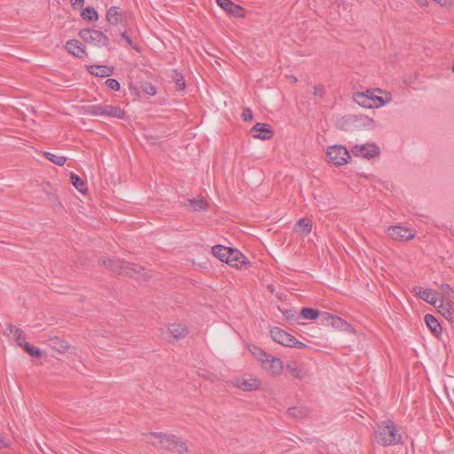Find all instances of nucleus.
<instances>
[{
    "mask_svg": "<svg viewBox=\"0 0 454 454\" xmlns=\"http://www.w3.org/2000/svg\"><path fill=\"white\" fill-rule=\"evenodd\" d=\"M270 336L274 341L286 347L289 346L293 337V335L278 327H273L270 330Z\"/></svg>",
    "mask_w": 454,
    "mask_h": 454,
    "instance_id": "16",
    "label": "nucleus"
},
{
    "mask_svg": "<svg viewBox=\"0 0 454 454\" xmlns=\"http://www.w3.org/2000/svg\"><path fill=\"white\" fill-rule=\"evenodd\" d=\"M353 98L356 103L364 108H379L392 100V97L388 92L383 91L380 89L356 92Z\"/></svg>",
    "mask_w": 454,
    "mask_h": 454,
    "instance_id": "1",
    "label": "nucleus"
},
{
    "mask_svg": "<svg viewBox=\"0 0 454 454\" xmlns=\"http://www.w3.org/2000/svg\"><path fill=\"white\" fill-rule=\"evenodd\" d=\"M8 335L11 336L20 347H24L26 343V335L24 332L13 325H10L7 329Z\"/></svg>",
    "mask_w": 454,
    "mask_h": 454,
    "instance_id": "20",
    "label": "nucleus"
},
{
    "mask_svg": "<svg viewBox=\"0 0 454 454\" xmlns=\"http://www.w3.org/2000/svg\"><path fill=\"white\" fill-rule=\"evenodd\" d=\"M288 347L291 348H303L306 347V345L299 340H297L294 336L292 337V340L290 341V344Z\"/></svg>",
    "mask_w": 454,
    "mask_h": 454,
    "instance_id": "38",
    "label": "nucleus"
},
{
    "mask_svg": "<svg viewBox=\"0 0 454 454\" xmlns=\"http://www.w3.org/2000/svg\"><path fill=\"white\" fill-rule=\"evenodd\" d=\"M286 369L295 379L303 380L307 376L306 370L295 362L287 363Z\"/></svg>",
    "mask_w": 454,
    "mask_h": 454,
    "instance_id": "23",
    "label": "nucleus"
},
{
    "mask_svg": "<svg viewBox=\"0 0 454 454\" xmlns=\"http://www.w3.org/2000/svg\"><path fill=\"white\" fill-rule=\"evenodd\" d=\"M299 411L296 408H292L288 410V413L293 416H296Z\"/></svg>",
    "mask_w": 454,
    "mask_h": 454,
    "instance_id": "47",
    "label": "nucleus"
},
{
    "mask_svg": "<svg viewBox=\"0 0 454 454\" xmlns=\"http://www.w3.org/2000/svg\"><path fill=\"white\" fill-rule=\"evenodd\" d=\"M440 288L442 293L447 296H450L452 294V288L448 284H442Z\"/></svg>",
    "mask_w": 454,
    "mask_h": 454,
    "instance_id": "39",
    "label": "nucleus"
},
{
    "mask_svg": "<svg viewBox=\"0 0 454 454\" xmlns=\"http://www.w3.org/2000/svg\"><path fill=\"white\" fill-rule=\"evenodd\" d=\"M350 152L356 157L372 159L380 155V149L375 143H367L352 146Z\"/></svg>",
    "mask_w": 454,
    "mask_h": 454,
    "instance_id": "8",
    "label": "nucleus"
},
{
    "mask_svg": "<svg viewBox=\"0 0 454 454\" xmlns=\"http://www.w3.org/2000/svg\"><path fill=\"white\" fill-rule=\"evenodd\" d=\"M103 264L109 268L111 270L119 274H125L131 278L145 277V274H142L145 270L138 265L124 262L119 259L109 258L103 261Z\"/></svg>",
    "mask_w": 454,
    "mask_h": 454,
    "instance_id": "4",
    "label": "nucleus"
},
{
    "mask_svg": "<svg viewBox=\"0 0 454 454\" xmlns=\"http://www.w3.org/2000/svg\"><path fill=\"white\" fill-rule=\"evenodd\" d=\"M292 81L296 82L297 79L295 77H292Z\"/></svg>",
    "mask_w": 454,
    "mask_h": 454,
    "instance_id": "49",
    "label": "nucleus"
},
{
    "mask_svg": "<svg viewBox=\"0 0 454 454\" xmlns=\"http://www.w3.org/2000/svg\"><path fill=\"white\" fill-rule=\"evenodd\" d=\"M176 85L179 87V89L183 90L185 86L184 80L183 78L176 80Z\"/></svg>",
    "mask_w": 454,
    "mask_h": 454,
    "instance_id": "45",
    "label": "nucleus"
},
{
    "mask_svg": "<svg viewBox=\"0 0 454 454\" xmlns=\"http://www.w3.org/2000/svg\"><path fill=\"white\" fill-rule=\"evenodd\" d=\"M297 225H298V228L300 229V231L306 235L310 233V231L312 230L311 222L306 218L300 219Z\"/></svg>",
    "mask_w": 454,
    "mask_h": 454,
    "instance_id": "33",
    "label": "nucleus"
},
{
    "mask_svg": "<svg viewBox=\"0 0 454 454\" xmlns=\"http://www.w3.org/2000/svg\"><path fill=\"white\" fill-rule=\"evenodd\" d=\"M216 3L222 9L236 17L244 16V11L242 7L235 4L231 0H216Z\"/></svg>",
    "mask_w": 454,
    "mask_h": 454,
    "instance_id": "17",
    "label": "nucleus"
},
{
    "mask_svg": "<svg viewBox=\"0 0 454 454\" xmlns=\"http://www.w3.org/2000/svg\"><path fill=\"white\" fill-rule=\"evenodd\" d=\"M70 179L73 185L82 193H85L88 191L87 184L85 182L76 174L71 173Z\"/></svg>",
    "mask_w": 454,
    "mask_h": 454,
    "instance_id": "29",
    "label": "nucleus"
},
{
    "mask_svg": "<svg viewBox=\"0 0 454 454\" xmlns=\"http://www.w3.org/2000/svg\"><path fill=\"white\" fill-rule=\"evenodd\" d=\"M249 350L257 360L260 358V356H263L264 352L261 348L257 346H251Z\"/></svg>",
    "mask_w": 454,
    "mask_h": 454,
    "instance_id": "37",
    "label": "nucleus"
},
{
    "mask_svg": "<svg viewBox=\"0 0 454 454\" xmlns=\"http://www.w3.org/2000/svg\"><path fill=\"white\" fill-rule=\"evenodd\" d=\"M44 156L46 157V159H48L52 163L58 165V166H63L67 161V158L65 156L56 155V154H53V153H48V152L44 153Z\"/></svg>",
    "mask_w": 454,
    "mask_h": 454,
    "instance_id": "32",
    "label": "nucleus"
},
{
    "mask_svg": "<svg viewBox=\"0 0 454 454\" xmlns=\"http://www.w3.org/2000/svg\"><path fill=\"white\" fill-rule=\"evenodd\" d=\"M48 345L54 350H57L59 353H65L68 350L69 345L68 343L57 336L49 339Z\"/></svg>",
    "mask_w": 454,
    "mask_h": 454,
    "instance_id": "22",
    "label": "nucleus"
},
{
    "mask_svg": "<svg viewBox=\"0 0 454 454\" xmlns=\"http://www.w3.org/2000/svg\"><path fill=\"white\" fill-rule=\"evenodd\" d=\"M412 292L418 295L421 300L431 305H436L438 300L435 292L433 289H423L419 286H414Z\"/></svg>",
    "mask_w": 454,
    "mask_h": 454,
    "instance_id": "13",
    "label": "nucleus"
},
{
    "mask_svg": "<svg viewBox=\"0 0 454 454\" xmlns=\"http://www.w3.org/2000/svg\"><path fill=\"white\" fill-rule=\"evenodd\" d=\"M230 247L216 245L212 247V254L222 262H227Z\"/></svg>",
    "mask_w": 454,
    "mask_h": 454,
    "instance_id": "25",
    "label": "nucleus"
},
{
    "mask_svg": "<svg viewBox=\"0 0 454 454\" xmlns=\"http://www.w3.org/2000/svg\"><path fill=\"white\" fill-rule=\"evenodd\" d=\"M186 329L178 324L170 325L165 332L162 333V337L167 341H173L185 336Z\"/></svg>",
    "mask_w": 454,
    "mask_h": 454,
    "instance_id": "11",
    "label": "nucleus"
},
{
    "mask_svg": "<svg viewBox=\"0 0 454 454\" xmlns=\"http://www.w3.org/2000/svg\"><path fill=\"white\" fill-rule=\"evenodd\" d=\"M262 368L270 376L278 377L283 372V362L278 357L272 356L262 365Z\"/></svg>",
    "mask_w": 454,
    "mask_h": 454,
    "instance_id": "12",
    "label": "nucleus"
},
{
    "mask_svg": "<svg viewBox=\"0 0 454 454\" xmlns=\"http://www.w3.org/2000/svg\"><path fill=\"white\" fill-rule=\"evenodd\" d=\"M425 322L427 325V327L430 329V331L433 333H440L441 331H442V328H441V325L439 324V322L437 321V319L432 316V315H426L425 317Z\"/></svg>",
    "mask_w": 454,
    "mask_h": 454,
    "instance_id": "27",
    "label": "nucleus"
},
{
    "mask_svg": "<svg viewBox=\"0 0 454 454\" xmlns=\"http://www.w3.org/2000/svg\"><path fill=\"white\" fill-rule=\"evenodd\" d=\"M81 16L83 20L96 21L98 20V14L93 7H86L82 10Z\"/></svg>",
    "mask_w": 454,
    "mask_h": 454,
    "instance_id": "30",
    "label": "nucleus"
},
{
    "mask_svg": "<svg viewBox=\"0 0 454 454\" xmlns=\"http://www.w3.org/2000/svg\"><path fill=\"white\" fill-rule=\"evenodd\" d=\"M328 161L335 166H342L348 163L350 153L348 149L340 145H331L326 150Z\"/></svg>",
    "mask_w": 454,
    "mask_h": 454,
    "instance_id": "6",
    "label": "nucleus"
},
{
    "mask_svg": "<svg viewBox=\"0 0 454 454\" xmlns=\"http://www.w3.org/2000/svg\"><path fill=\"white\" fill-rule=\"evenodd\" d=\"M325 88L322 85H316L314 87V94L316 96H322L324 93Z\"/></svg>",
    "mask_w": 454,
    "mask_h": 454,
    "instance_id": "41",
    "label": "nucleus"
},
{
    "mask_svg": "<svg viewBox=\"0 0 454 454\" xmlns=\"http://www.w3.org/2000/svg\"><path fill=\"white\" fill-rule=\"evenodd\" d=\"M85 0H70L71 5L74 8H78L83 5Z\"/></svg>",
    "mask_w": 454,
    "mask_h": 454,
    "instance_id": "43",
    "label": "nucleus"
},
{
    "mask_svg": "<svg viewBox=\"0 0 454 454\" xmlns=\"http://www.w3.org/2000/svg\"><path fill=\"white\" fill-rule=\"evenodd\" d=\"M190 207L198 211V210H204L207 208V201L203 198H197L192 199L189 200Z\"/></svg>",
    "mask_w": 454,
    "mask_h": 454,
    "instance_id": "31",
    "label": "nucleus"
},
{
    "mask_svg": "<svg viewBox=\"0 0 454 454\" xmlns=\"http://www.w3.org/2000/svg\"><path fill=\"white\" fill-rule=\"evenodd\" d=\"M106 84L108 88L113 90L118 91L121 88L120 82L113 78H109L106 81Z\"/></svg>",
    "mask_w": 454,
    "mask_h": 454,
    "instance_id": "36",
    "label": "nucleus"
},
{
    "mask_svg": "<svg viewBox=\"0 0 454 454\" xmlns=\"http://www.w3.org/2000/svg\"><path fill=\"white\" fill-rule=\"evenodd\" d=\"M66 50L72 55L82 58L84 55V49L82 43L77 40H69L66 43Z\"/></svg>",
    "mask_w": 454,
    "mask_h": 454,
    "instance_id": "21",
    "label": "nucleus"
},
{
    "mask_svg": "<svg viewBox=\"0 0 454 454\" xmlns=\"http://www.w3.org/2000/svg\"><path fill=\"white\" fill-rule=\"evenodd\" d=\"M242 116L245 121H248L252 120L253 113L250 109H246L244 110Z\"/></svg>",
    "mask_w": 454,
    "mask_h": 454,
    "instance_id": "40",
    "label": "nucleus"
},
{
    "mask_svg": "<svg viewBox=\"0 0 454 454\" xmlns=\"http://www.w3.org/2000/svg\"><path fill=\"white\" fill-rule=\"evenodd\" d=\"M272 356L267 354L265 351L263 352V356H260L258 361L262 364V366L268 361Z\"/></svg>",
    "mask_w": 454,
    "mask_h": 454,
    "instance_id": "42",
    "label": "nucleus"
},
{
    "mask_svg": "<svg viewBox=\"0 0 454 454\" xmlns=\"http://www.w3.org/2000/svg\"><path fill=\"white\" fill-rule=\"evenodd\" d=\"M106 20L112 25H118L121 21V13L117 7H110L106 13Z\"/></svg>",
    "mask_w": 454,
    "mask_h": 454,
    "instance_id": "26",
    "label": "nucleus"
},
{
    "mask_svg": "<svg viewBox=\"0 0 454 454\" xmlns=\"http://www.w3.org/2000/svg\"><path fill=\"white\" fill-rule=\"evenodd\" d=\"M147 93L150 95H155L156 94V89L153 86H150L149 90H147Z\"/></svg>",
    "mask_w": 454,
    "mask_h": 454,
    "instance_id": "48",
    "label": "nucleus"
},
{
    "mask_svg": "<svg viewBox=\"0 0 454 454\" xmlns=\"http://www.w3.org/2000/svg\"><path fill=\"white\" fill-rule=\"evenodd\" d=\"M354 126L360 129L372 130L376 127L375 121L367 115H355L353 117Z\"/></svg>",
    "mask_w": 454,
    "mask_h": 454,
    "instance_id": "14",
    "label": "nucleus"
},
{
    "mask_svg": "<svg viewBox=\"0 0 454 454\" xmlns=\"http://www.w3.org/2000/svg\"><path fill=\"white\" fill-rule=\"evenodd\" d=\"M88 70L91 74L99 77H108L113 74V68L107 66L92 65Z\"/></svg>",
    "mask_w": 454,
    "mask_h": 454,
    "instance_id": "24",
    "label": "nucleus"
},
{
    "mask_svg": "<svg viewBox=\"0 0 454 454\" xmlns=\"http://www.w3.org/2000/svg\"><path fill=\"white\" fill-rule=\"evenodd\" d=\"M85 113L92 116H108L124 119L125 112L119 106L112 105H91L85 108Z\"/></svg>",
    "mask_w": 454,
    "mask_h": 454,
    "instance_id": "5",
    "label": "nucleus"
},
{
    "mask_svg": "<svg viewBox=\"0 0 454 454\" xmlns=\"http://www.w3.org/2000/svg\"><path fill=\"white\" fill-rule=\"evenodd\" d=\"M301 315L305 319L314 320L318 317V311L311 308H303L301 310Z\"/></svg>",
    "mask_w": 454,
    "mask_h": 454,
    "instance_id": "34",
    "label": "nucleus"
},
{
    "mask_svg": "<svg viewBox=\"0 0 454 454\" xmlns=\"http://www.w3.org/2000/svg\"><path fill=\"white\" fill-rule=\"evenodd\" d=\"M147 440L156 447L174 450L179 453L184 452L187 450L186 443L174 434L150 433L147 435Z\"/></svg>",
    "mask_w": 454,
    "mask_h": 454,
    "instance_id": "3",
    "label": "nucleus"
},
{
    "mask_svg": "<svg viewBox=\"0 0 454 454\" xmlns=\"http://www.w3.org/2000/svg\"><path fill=\"white\" fill-rule=\"evenodd\" d=\"M80 37L86 43L97 47L106 46L108 37L101 31L96 29H82L79 33Z\"/></svg>",
    "mask_w": 454,
    "mask_h": 454,
    "instance_id": "7",
    "label": "nucleus"
},
{
    "mask_svg": "<svg viewBox=\"0 0 454 454\" xmlns=\"http://www.w3.org/2000/svg\"><path fill=\"white\" fill-rule=\"evenodd\" d=\"M321 318L323 321H325L331 326L336 329H343L345 326H347L346 321H344L342 318L327 312H324L321 315Z\"/></svg>",
    "mask_w": 454,
    "mask_h": 454,
    "instance_id": "19",
    "label": "nucleus"
},
{
    "mask_svg": "<svg viewBox=\"0 0 454 454\" xmlns=\"http://www.w3.org/2000/svg\"><path fill=\"white\" fill-rule=\"evenodd\" d=\"M387 235L395 241H408L415 238L417 231L402 225L390 226L387 230Z\"/></svg>",
    "mask_w": 454,
    "mask_h": 454,
    "instance_id": "9",
    "label": "nucleus"
},
{
    "mask_svg": "<svg viewBox=\"0 0 454 454\" xmlns=\"http://www.w3.org/2000/svg\"><path fill=\"white\" fill-rule=\"evenodd\" d=\"M437 309L448 320L454 318V310L450 308L449 303H444L443 300L440 301V304L437 305Z\"/></svg>",
    "mask_w": 454,
    "mask_h": 454,
    "instance_id": "28",
    "label": "nucleus"
},
{
    "mask_svg": "<svg viewBox=\"0 0 454 454\" xmlns=\"http://www.w3.org/2000/svg\"><path fill=\"white\" fill-rule=\"evenodd\" d=\"M373 437L381 446L395 445L402 442V435L392 420L379 423L374 429Z\"/></svg>",
    "mask_w": 454,
    "mask_h": 454,
    "instance_id": "2",
    "label": "nucleus"
},
{
    "mask_svg": "<svg viewBox=\"0 0 454 454\" xmlns=\"http://www.w3.org/2000/svg\"><path fill=\"white\" fill-rule=\"evenodd\" d=\"M246 256L239 250L230 248L226 263L231 267L239 268L246 263Z\"/></svg>",
    "mask_w": 454,
    "mask_h": 454,
    "instance_id": "18",
    "label": "nucleus"
},
{
    "mask_svg": "<svg viewBox=\"0 0 454 454\" xmlns=\"http://www.w3.org/2000/svg\"><path fill=\"white\" fill-rule=\"evenodd\" d=\"M251 135L255 138L267 140L271 137L272 130L266 123H256L251 129Z\"/></svg>",
    "mask_w": 454,
    "mask_h": 454,
    "instance_id": "15",
    "label": "nucleus"
},
{
    "mask_svg": "<svg viewBox=\"0 0 454 454\" xmlns=\"http://www.w3.org/2000/svg\"><path fill=\"white\" fill-rule=\"evenodd\" d=\"M23 348L34 357H41L42 351L39 348L30 345L28 342L25 344Z\"/></svg>",
    "mask_w": 454,
    "mask_h": 454,
    "instance_id": "35",
    "label": "nucleus"
},
{
    "mask_svg": "<svg viewBox=\"0 0 454 454\" xmlns=\"http://www.w3.org/2000/svg\"><path fill=\"white\" fill-rule=\"evenodd\" d=\"M232 385L243 391H254L261 387L262 381L255 376L237 377Z\"/></svg>",
    "mask_w": 454,
    "mask_h": 454,
    "instance_id": "10",
    "label": "nucleus"
},
{
    "mask_svg": "<svg viewBox=\"0 0 454 454\" xmlns=\"http://www.w3.org/2000/svg\"><path fill=\"white\" fill-rule=\"evenodd\" d=\"M9 446V441L0 434V448H5Z\"/></svg>",
    "mask_w": 454,
    "mask_h": 454,
    "instance_id": "44",
    "label": "nucleus"
},
{
    "mask_svg": "<svg viewBox=\"0 0 454 454\" xmlns=\"http://www.w3.org/2000/svg\"><path fill=\"white\" fill-rule=\"evenodd\" d=\"M121 36L129 44H130V45L132 44L131 39L126 33H122Z\"/></svg>",
    "mask_w": 454,
    "mask_h": 454,
    "instance_id": "46",
    "label": "nucleus"
}]
</instances>
